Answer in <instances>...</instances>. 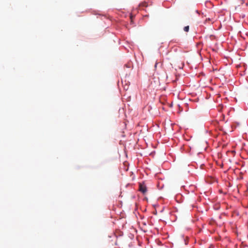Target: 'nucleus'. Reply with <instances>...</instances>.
Here are the masks:
<instances>
[{"instance_id":"7ed1b4c3","label":"nucleus","mask_w":248,"mask_h":248,"mask_svg":"<svg viewBox=\"0 0 248 248\" xmlns=\"http://www.w3.org/2000/svg\"><path fill=\"white\" fill-rule=\"evenodd\" d=\"M157 64V63H155V67H156V66Z\"/></svg>"},{"instance_id":"f257e3e1","label":"nucleus","mask_w":248,"mask_h":248,"mask_svg":"<svg viewBox=\"0 0 248 248\" xmlns=\"http://www.w3.org/2000/svg\"><path fill=\"white\" fill-rule=\"evenodd\" d=\"M139 190L143 194H144L146 192L147 188H146V186L144 185V184H142L140 183V184Z\"/></svg>"},{"instance_id":"f03ea898","label":"nucleus","mask_w":248,"mask_h":248,"mask_svg":"<svg viewBox=\"0 0 248 248\" xmlns=\"http://www.w3.org/2000/svg\"><path fill=\"white\" fill-rule=\"evenodd\" d=\"M189 26H186L184 27V30L186 32H188L189 31Z\"/></svg>"}]
</instances>
